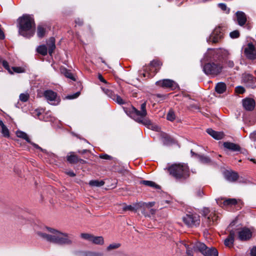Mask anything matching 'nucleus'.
Listing matches in <instances>:
<instances>
[{"label":"nucleus","instance_id":"f257e3e1","mask_svg":"<svg viewBox=\"0 0 256 256\" xmlns=\"http://www.w3.org/2000/svg\"><path fill=\"white\" fill-rule=\"evenodd\" d=\"M37 234L48 242L60 245H70L72 243L71 236L50 228L46 227L44 232H38Z\"/></svg>","mask_w":256,"mask_h":256},{"label":"nucleus","instance_id":"f03ea898","mask_svg":"<svg viewBox=\"0 0 256 256\" xmlns=\"http://www.w3.org/2000/svg\"><path fill=\"white\" fill-rule=\"evenodd\" d=\"M146 104V102L141 104L140 110H138L133 107L132 108L131 116L138 122L143 124L150 129L158 132L160 130L159 126L153 124L149 119L146 117L147 114Z\"/></svg>","mask_w":256,"mask_h":256},{"label":"nucleus","instance_id":"7ed1b4c3","mask_svg":"<svg viewBox=\"0 0 256 256\" xmlns=\"http://www.w3.org/2000/svg\"><path fill=\"white\" fill-rule=\"evenodd\" d=\"M18 20L19 34L28 38L32 36L35 32L34 18L30 15L24 14Z\"/></svg>","mask_w":256,"mask_h":256},{"label":"nucleus","instance_id":"20e7f679","mask_svg":"<svg viewBox=\"0 0 256 256\" xmlns=\"http://www.w3.org/2000/svg\"><path fill=\"white\" fill-rule=\"evenodd\" d=\"M170 174L177 180H185L190 176V170L186 164H174L168 168Z\"/></svg>","mask_w":256,"mask_h":256},{"label":"nucleus","instance_id":"39448f33","mask_svg":"<svg viewBox=\"0 0 256 256\" xmlns=\"http://www.w3.org/2000/svg\"><path fill=\"white\" fill-rule=\"evenodd\" d=\"M222 69V66L220 64L215 62H209L206 64L203 70L207 75L216 76L220 74Z\"/></svg>","mask_w":256,"mask_h":256},{"label":"nucleus","instance_id":"423d86ee","mask_svg":"<svg viewBox=\"0 0 256 256\" xmlns=\"http://www.w3.org/2000/svg\"><path fill=\"white\" fill-rule=\"evenodd\" d=\"M224 38V33L222 28L220 26L216 27L209 38L207 39V42L209 43H218Z\"/></svg>","mask_w":256,"mask_h":256},{"label":"nucleus","instance_id":"0eeeda50","mask_svg":"<svg viewBox=\"0 0 256 256\" xmlns=\"http://www.w3.org/2000/svg\"><path fill=\"white\" fill-rule=\"evenodd\" d=\"M182 220L184 224L190 227L196 226L200 223V217L196 214H186Z\"/></svg>","mask_w":256,"mask_h":256},{"label":"nucleus","instance_id":"6e6552de","mask_svg":"<svg viewBox=\"0 0 256 256\" xmlns=\"http://www.w3.org/2000/svg\"><path fill=\"white\" fill-rule=\"evenodd\" d=\"M44 96L48 102L51 104L57 105L60 102V99L56 92L52 90H46L44 92Z\"/></svg>","mask_w":256,"mask_h":256},{"label":"nucleus","instance_id":"1a4fd4ad","mask_svg":"<svg viewBox=\"0 0 256 256\" xmlns=\"http://www.w3.org/2000/svg\"><path fill=\"white\" fill-rule=\"evenodd\" d=\"M81 237L95 244L103 245L104 244V239L102 236H94L89 234H82Z\"/></svg>","mask_w":256,"mask_h":256},{"label":"nucleus","instance_id":"9d476101","mask_svg":"<svg viewBox=\"0 0 256 256\" xmlns=\"http://www.w3.org/2000/svg\"><path fill=\"white\" fill-rule=\"evenodd\" d=\"M154 204V202H150L148 203L144 202H138L134 203L132 204L134 212H136L140 209L142 208V212L146 216H148V214L145 212L146 208H149L153 206Z\"/></svg>","mask_w":256,"mask_h":256},{"label":"nucleus","instance_id":"9b49d317","mask_svg":"<svg viewBox=\"0 0 256 256\" xmlns=\"http://www.w3.org/2000/svg\"><path fill=\"white\" fill-rule=\"evenodd\" d=\"M244 54L248 59L254 60L256 58V48L252 42L248 43L246 46Z\"/></svg>","mask_w":256,"mask_h":256},{"label":"nucleus","instance_id":"f8f14e48","mask_svg":"<svg viewBox=\"0 0 256 256\" xmlns=\"http://www.w3.org/2000/svg\"><path fill=\"white\" fill-rule=\"evenodd\" d=\"M252 236V232L247 228H241L238 232V238L242 241L248 240Z\"/></svg>","mask_w":256,"mask_h":256},{"label":"nucleus","instance_id":"ddd939ff","mask_svg":"<svg viewBox=\"0 0 256 256\" xmlns=\"http://www.w3.org/2000/svg\"><path fill=\"white\" fill-rule=\"evenodd\" d=\"M156 84L160 86L166 88H170L172 90H175L178 87V84L172 80L164 79L158 81Z\"/></svg>","mask_w":256,"mask_h":256},{"label":"nucleus","instance_id":"4468645a","mask_svg":"<svg viewBox=\"0 0 256 256\" xmlns=\"http://www.w3.org/2000/svg\"><path fill=\"white\" fill-rule=\"evenodd\" d=\"M216 203L221 207L224 206H232L237 204L238 201L236 198H218L216 200Z\"/></svg>","mask_w":256,"mask_h":256},{"label":"nucleus","instance_id":"2eb2a0df","mask_svg":"<svg viewBox=\"0 0 256 256\" xmlns=\"http://www.w3.org/2000/svg\"><path fill=\"white\" fill-rule=\"evenodd\" d=\"M244 108L247 110H252L255 106V102L252 98H246L243 100Z\"/></svg>","mask_w":256,"mask_h":256},{"label":"nucleus","instance_id":"dca6fc26","mask_svg":"<svg viewBox=\"0 0 256 256\" xmlns=\"http://www.w3.org/2000/svg\"><path fill=\"white\" fill-rule=\"evenodd\" d=\"M236 20L238 25L243 26L246 22V14L241 11H238L236 14Z\"/></svg>","mask_w":256,"mask_h":256},{"label":"nucleus","instance_id":"f3484780","mask_svg":"<svg viewBox=\"0 0 256 256\" xmlns=\"http://www.w3.org/2000/svg\"><path fill=\"white\" fill-rule=\"evenodd\" d=\"M225 178L229 182H234L238 178V174L236 172L230 171H226L224 172Z\"/></svg>","mask_w":256,"mask_h":256},{"label":"nucleus","instance_id":"a211bd4d","mask_svg":"<svg viewBox=\"0 0 256 256\" xmlns=\"http://www.w3.org/2000/svg\"><path fill=\"white\" fill-rule=\"evenodd\" d=\"M206 132L214 139L219 140L224 138V134L222 132H216L212 128L206 130Z\"/></svg>","mask_w":256,"mask_h":256},{"label":"nucleus","instance_id":"6ab92c4d","mask_svg":"<svg viewBox=\"0 0 256 256\" xmlns=\"http://www.w3.org/2000/svg\"><path fill=\"white\" fill-rule=\"evenodd\" d=\"M224 146L228 150L233 152H238L240 150V147L238 145L230 142H224Z\"/></svg>","mask_w":256,"mask_h":256},{"label":"nucleus","instance_id":"aec40b11","mask_svg":"<svg viewBox=\"0 0 256 256\" xmlns=\"http://www.w3.org/2000/svg\"><path fill=\"white\" fill-rule=\"evenodd\" d=\"M235 233L234 231L231 230L230 232L229 236L224 240V244L228 247H231L233 246Z\"/></svg>","mask_w":256,"mask_h":256},{"label":"nucleus","instance_id":"412c9836","mask_svg":"<svg viewBox=\"0 0 256 256\" xmlns=\"http://www.w3.org/2000/svg\"><path fill=\"white\" fill-rule=\"evenodd\" d=\"M207 248L208 247L204 244L200 242H196L193 246V248L195 251H199L202 254L204 253Z\"/></svg>","mask_w":256,"mask_h":256},{"label":"nucleus","instance_id":"4be33fe9","mask_svg":"<svg viewBox=\"0 0 256 256\" xmlns=\"http://www.w3.org/2000/svg\"><path fill=\"white\" fill-rule=\"evenodd\" d=\"M47 45L48 48V53L50 55L52 56L56 48L54 38L53 37L50 38L47 42Z\"/></svg>","mask_w":256,"mask_h":256},{"label":"nucleus","instance_id":"5701e85b","mask_svg":"<svg viewBox=\"0 0 256 256\" xmlns=\"http://www.w3.org/2000/svg\"><path fill=\"white\" fill-rule=\"evenodd\" d=\"M203 254L204 256H218V252L214 248H207Z\"/></svg>","mask_w":256,"mask_h":256},{"label":"nucleus","instance_id":"b1692460","mask_svg":"<svg viewBox=\"0 0 256 256\" xmlns=\"http://www.w3.org/2000/svg\"><path fill=\"white\" fill-rule=\"evenodd\" d=\"M0 126L1 128V132L3 136L5 138L10 137V132L7 127L4 124L3 122L0 120Z\"/></svg>","mask_w":256,"mask_h":256},{"label":"nucleus","instance_id":"393cba45","mask_svg":"<svg viewBox=\"0 0 256 256\" xmlns=\"http://www.w3.org/2000/svg\"><path fill=\"white\" fill-rule=\"evenodd\" d=\"M215 90L218 93L222 94L226 90V85L224 82L218 83L216 86Z\"/></svg>","mask_w":256,"mask_h":256},{"label":"nucleus","instance_id":"a878e982","mask_svg":"<svg viewBox=\"0 0 256 256\" xmlns=\"http://www.w3.org/2000/svg\"><path fill=\"white\" fill-rule=\"evenodd\" d=\"M82 256H104V253L100 252L86 251L82 252Z\"/></svg>","mask_w":256,"mask_h":256},{"label":"nucleus","instance_id":"bb28decb","mask_svg":"<svg viewBox=\"0 0 256 256\" xmlns=\"http://www.w3.org/2000/svg\"><path fill=\"white\" fill-rule=\"evenodd\" d=\"M254 76L250 74H244L242 77V82L248 84H251L254 81Z\"/></svg>","mask_w":256,"mask_h":256},{"label":"nucleus","instance_id":"cd10ccee","mask_svg":"<svg viewBox=\"0 0 256 256\" xmlns=\"http://www.w3.org/2000/svg\"><path fill=\"white\" fill-rule=\"evenodd\" d=\"M70 155L67 156V160L70 164L76 163L78 161V156L74 154V152H71Z\"/></svg>","mask_w":256,"mask_h":256},{"label":"nucleus","instance_id":"c85d7f7f","mask_svg":"<svg viewBox=\"0 0 256 256\" xmlns=\"http://www.w3.org/2000/svg\"><path fill=\"white\" fill-rule=\"evenodd\" d=\"M16 135L18 137L25 140L28 142L31 143L30 139L26 132L20 130H17L16 132Z\"/></svg>","mask_w":256,"mask_h":256},{"label":"nucleus","instance_id":"c756f323","mask_svg":"<svg viewBox=\"0 0 256 256\" xmlns=\"http://www.w3.org/2000/svg\"><path fill=\"white\" fill-rule=\"evenodd\" d=\"M140 184H144L146 186L154 188H159L160 186L156 184L155 182L150 180H141L140 182Z\"/></svg>","mask_w":256,"mask_h":256},{"label":"nucleus","instance_id":"7c9ffc66","mask_svg":"<svg viewBox=\"0 0 256 256\" xmlns=\"http://www.w3.org/2000/svg\"><path fill=\"white\" fill-rule=\"evenodd\" d=\"M218 218V216H216L215 214H214L213 216H210L207 218H205L206 220L208 222V226H210L214 222H216Z\"/></svg>","mask_w":256,"mask_h":256},{"label":"nucleus","instance_id":"2f4dec72","mask_svg":"<svg viewBox=\"0 0 256 256\" xmlns=\"http://www.w3.org/2000/svg\"><path fill=\"white\" fill-rule=\"evenodd\" d=\"M46 33V28L42 26H38L37 28V35L40 38H42L44 36Z\"/></svg>","mask_w":256,"mask_h":256},{"label":"nucleus","instance_id":"473e14b6","mask_svg":"<svg viewBox=\"0 0 256 256\" xmlns=\"http://www.w3.org/2000/svg\"><path fill=\"white\" fill-rule=\"evenodd\" d=\"M104 184L103 180H92L89 182V184L92 186L100 187L102 186Z\"/></svg>","mask_w":256,"mask_h":256},{"label":"nucleus","instance_id":"72a5a7b5","mask_svg":"<svg viewBox=\"0 0 256 256\" xmlns=\"http://www.w3.org/2000/svg\"><path fill=\"white\" fill-rule=\"evenodd\" d=\"M37 52L42 56H46L48 54V49L46 46H40L37 48Z\"/></svg>","mask_w":256,"mask_h":256},{"label":"nucleus","instance_id":"f704fd0d","mask_svg":"<svg viewBox=\"0 0 256 256\" xmlns=\"http://www.w3.org/2000/svg\"><path fill=\"white\" fill-rule=\"evenodd\" d=\"M150 66L155 68V70L159 69L162 66V62L158 60H154L151 62Z\"/></svg>","mask_w":256,"mask_h":256},{"label":"nucleus","instance_id":"c9c22d12","mask_svg":"<svg viewBox=\"0 0 256 256\" xmlns=\"http://www.w3.org/2000/svg\"><path fill=\"white\" fill-rule=\"evenodd\" d=\"M112 100L120 104H124V100L119 96L116 94L112 97Z\"/></svg>","mask_w":256,"mask_h":256},{"label":"nucleus","instance_id":"e433bc0d","mask_svg":"<svg viewBox=\"0 0 256 256\" xmlns=\"http://www.w3.org/2000/svg\"><path fill=\"white\" fill-rule=\"evenodd\" d=\"M62 72L64 74V75L68 78H69L73 80H75V78L72 76V74L68 70L66 69L62 70Z\"/></svg>","mask_w":256,"mask_h":256},{"label":"nucleus","instance_id":"4c0bfd02","mask_svg":"<svg viewBox=\"0 0 256 256\" xmlns=\"http://www.w3.org/2000/svg\"><path fill=\"white\" fill-rule=\"evenodd\" d=\"M120 244L118 243H114L110 244L106 248L108 251H110L112 250L120 248Z\"/></svg>","mask_w":256,"mask_h":256},{"label":"nucleus","instance_id":"58836bf2","mask_svg":"<svg viewBox=\"0 0 256 256\" xmlns=\"http://www.w3.org/2000/svg\"><path fill=\"white\" fill-rule=\"evenodd\" d=\"M218 7L226 14H229L230 9L226 6V5L224 3H220L218 4Z\"/></svg>","mask_w":256,"mask_h":256},{"label":"nucleus","instance_id":"ea45409f","mask_svg":"<svg viewBox=\"0 0 256 256\" xmlns=\"http://www.w3.org/2000/svg\"><path fill=\"white\" fill-rule=\"evenodd\" d=\"M176 118L174 111L170 110L168 113L166 118L170 121H173Z\"/></svg>","mask_w":256,"mask_h":256},{"label":"nucleus","instance_id":"a19ab883","mask_svg":"<svg viewBox=\"0 0 256 256\" xmlns=\"http://www.w3.org/2000/svg\"><path fill=\"white\" fill-rule=\"evenodd\" d=\"M102 90L104 92L112 99V97L116 95L112 90L108 88H102Z\"/></svg>","mask_w":256,"mask_h":256},{"label":"nucleus","instance_id":"79ce46f5","mask_svg":"<svg viewBox=\"0 0 256 256\" xmlns=\"http://www.w3.org/2000/svg\"><path fill=\"white\" fill-rule=\"evenodd\" d=\"M29 98V94H21L20 96V100L22 102H26Z\"/></svg>","mask_w":256,"mask_h":256},{"label":"nucleus","instance_id":"37998d69","mask_svg":"<svg viewBox=\"0 0 256 256\" xmlns=\"http://www.w3.org/2000/svg\"><path fill=\"white\" fill-rule=\"evenodd\" d=\"M230 36L231 38H236L239 37L240 36V32L238 30H236L232 32H231L230 34Z\"/></svg>","mask_w":256,"mask_h":256},{"label":"nucleus","instance_id":"c03bdc74","mask_svg":"<svg viewBox=\"0 0 256 256\" xmlns=\"http://www.w3.org/2000/svg\"><path fill=\"white\" fill-rule=\"evenodd\" d=\"M2 66L4 67L8 70V71L11 74H13V72L11 70V69L10 68L8 62L6 60L2 61Z\"/></svg>","mask_w":256,"mask_h":256},{"label":"nucleus","instance_id":"a18cd8bd","mask_svg":"<svg viewBox=\"0 0 256 256\" xmlns=\"http://www.w3.org/2000/svg\"><path fill=\"white\" fill-rule=\"evenodd\" d=\"M80 94V92H78L73 94H69L66 96L67 99L71 100L78 98Z\"/></svg>","mask_w":256,"mask_h":256},{"label":"nucleus","instance_id":"49530a36","mask_svg":"<svg viewBox=\"0 0 256 256\" xmlns=\"http://www.w3.org/2000/svg\"><path fill=\"white\" fill-rule=\"evenodd\" d=\"M12 69L13 71H12L13 72H15L16 73H21L24 72V68H20V67H12Z\"/></svg>","mask_w":256,"mask_h":256},{"label":"nucleus","instance_id":"de8ad7c7","mask_svg":"<svg viewBox=\"0 0 256 256\" xmlns=\"http://www.w3.org/2000/svg\"><path fill=\"white\" fill-rule=\"evenodd\" d=\"M200 160L203 163H208L210 162V159L206 156H201L200 157Z\"/></svg>","mask_w":256,"mask_h":256},{"label":"nucleus","instance_id":"09e8293b","mask_svg":"<svg viewBox=\"0 0 256 256\" xmlns=\"http://www.w3.org/2000/svg\"><path fill=\"white\" fill-rule=\"evenodd\" d=\"M123 211L130 210L134 211L133 206L132 205L126 206L122 208Z\"/></svg>","mask_w":256,"mask_h":256},{"label":"nucleus","instance_id":"8fccbe9b","mask_svg":"<svg viewBox=\"0 0 256 256\" xmlns=\"http://www.w3.org/2000/svg\"><path fill=\"white\" fill-rule=\"evenodd\" d=\"M236 92L238 94H243L244 92V88L242 86H238L236 88Z\"/></svg>","mask_w":256,"mask_h":256},{"label":"nucleus","instance_id":"3c124183","mask_svg":"<svg viewBox=\"0 0 256 256\" xmlns=\"http://www.w3.org/2000/svg\"><path fill=\"white\" fill-rule=\"evenodd\" d=\"M184 246L186 248V254L188 256H193L192 252L189 247L186 244H184Z\"/></svg>","mask_w":256,"mask_h":256},{"label":"nucleus","instance_id":"603ef678","mask_svg":"<svg viewBox=\"0 0 256 256\" xmlns=\"http://www.w3.org/2000/svg\"><path fill=\"white\" fill-rule=\"evenodd\" d=\"M100 158L104 160H112V157L107 154H101L100 156Z\"/></svg>","mask_w":256,"mask_h":256},{"label":"nucleus","instance_id":"864d4df0","mask_svg":"<svg viewBox=\"0 0 256 256\" xmlns=\"http://www.w3.org/2000/svg\"><path fill=\"white\" fill-rule=\"evenodd\" d=\"M146 68L144 70L145 71L144 72L142 73L143 76L144 78H150L152 77L153 76L151 75L148 72H146Z\"/></svg>","mask_w":256,"mask_h":256},{"label":"nucleus","instance_id":"5fc2aeb1","mask_svg":"<svg viewBox=\"0 0 256 256\" xmlns=\"http://www.w3.org/2000/svg\"><path fill=\"white\" fill-rule=\"evenodd\" d=\"M250 256H256V246H254L250 250Z\"/></svg>","mask_w":256,"mask_h":256},{"label":"nucleus","instance_id":"6e6d98bb","mask_svg":"<svg viewBox=\"0 0 256 256\" xmlns=\"http://www.w3.org/2000/svg\"><path fill=\"white\" fill-rule=\"evenodd\" d=\"M98 78L100 80V82H104V84H106L107 82L105 80V79L103 78V76H102V75L101 74H98Z\"/></svg>","mask_w":256,"mask_h":256},{"label":"nucleus","instance_id":"4d7b16f0","mask_svg":"<svg viewBox=\"0 0 256 256\" xmlns=\"http://www.w3.org/2000/svg\"><path fill=\"white\" fill-rule=\"evenodd\" d=\"M30 144H32L35 148L39 149L42 152L44 151V150L40 147L38 144H36L34 143H33L32 142H31V143H30Z\"/></svg>","mask_w":256,"mask_h":256},{"label":"nucleus","instance_id":"13d9d810","mask_svg":"<svg viewBox=\"0 0 256 256\" xmlns=\"http://www.w3.org/2000/svg\"><path fill=\"white\" fill-rule=\"evenodd\" d=\"M66 174L70 176H76V174L72 171L67 172Z\"/></svg>","mask_w":256,"mask_h":256},{"label":"nucleus","instance_id":"bf43d9fd","mask_svg":"<svg viewBox=\"0 0 256 256\" xmlns=\"http://www.w3.org/2000/svg\"><path fill=\"white\" fill-rule=\"evenodd\" d=\"M4 34L2 30L0 28V39L2 40L4 38Z\"/></svg>","mask_w":256,"mask_h":256},{"label":"nucleus","instance_id":"052dcab7","mask_svg":"<svg viewBox=\"0 0 256 256\" xmlns=\"http://www.w3.org/2000/svg\"><path fill=\"white\" fill-rule=\"evenodd\" d=\"M203 192L201 190H199L196 192V194L198 196H202Z\"/></svg>","mask_w":256,"mask_h":256},{"label":"nucleus","instance_id":"680f3d73","mask_svg":"<svg viewBox=\"0 0 256 256\" xmlns=\"http://www.w3.org/2000/svg\"><path fill=\"white\" fill-rule=\"evenodd\" d=\"M228 64L230 67H233L234 66V63L232 61H228Z\"/></svg>","mask_w":256,"mask_h":256},{"label":"nucleus","instance_id":"e2e57ef3","mask_svg":"<svg viewBox=\"0 0 256 256\" xmlns=\"http://www.w3.org/2000/svg\"><path fill=\"white\" fill-rule=\"evenodd\" d=\"M76 22L79 25H80L82 24V22L80 20H76Z\"/></svg>","mask_w":256,"mask_h":256},{"label":"nucleus","instance_id":"0e129e2a","mask_svg":"<svg viewBox=\"0 0 256 256\" xmlns=\"http://www.w3.org/2000/svg\"><path fill=\"white\" fill-rule=\"evenodd\" d=\"M78 162H80V163H82V164H84V163L86 162H85V160H82V159L78 158Z\"/></svg>","mask_w":256,"mask_h":256},{"label":"nucleus","instance_id":"69168bd1","mask_svg":"<svg viewBox=\"0 0 256 256\" xmlns=\"http://www.w3.org/2000/svg\"><path fill=\"white\" fill-rule=\"evenodd\" d=\"M204 212L205 214L206 215L207 213L208 212V208H204Z\"/></svg>","mask_w":256,"mask_h":256},{"label":"nucleus","instance_id":"338daca9","mask_svg":"<svg viewBox=\"0 0 256 256\" xmlns=\"http://www.w3.org/2000/svg\"><path fill=\"white\" fill-rule=\"evenodd\" d=\"M87 152V150H83L82 151L80 152V151H78V152L79 153H82V154H84L86 153V152Z\"/></svg>","mask_w":256,"mask_h":256},{"label":"nucleus","instance_id":"774afa93","mask_svg":"<svg viewBox=\"0 0 256 256\" xmlns=\"http://www.w3.org/2000/svg\"><path fill=\"white\" fill-rule=\"evenodd\" d=\"M150 212L152 214H154L155 212V210L154 209H150Z\"/></svg>","mask_w":256,"mask_h":256}]
</instances>
